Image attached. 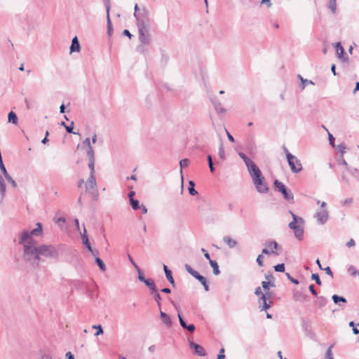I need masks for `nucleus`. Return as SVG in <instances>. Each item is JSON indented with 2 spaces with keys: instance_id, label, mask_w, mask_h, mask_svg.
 Instances as JSON below:
<instances>
[{
  "instance_id": "obj_1",
  "label": "nucleus",
  "mask_w": 359,
  "mask_h": 359,
  "mask_svg": "<svg viewBox=\"0 0 359 359\" xmlns=\"http://www.w3.org/2000/svg\"><path fill=\"white\" fill-rule=\"evenodd\" d=\"M252 177V182L255 186L257 191L261 194H266L269 191V187L265 182L260 169L256 165L248 170Z\"/></svg>"
},
{
  "instance_id": "obj_2",
  "label": "nucleus",
  "mask_w": 359,
  "mask_h": 359,
  "mask_svg": "<svg viewBox=\"0 0 359 359\" xmlns=\"http://www.w3.org/2000/svg\"><path fill=\"white\" fill-rule=\"evenodd\" d=\"M23 259L28 262L32 267L37 268L39 266L41 257L39 256L37 248H31L25 246L23 249Z\"/></svg>"
},
{
  "instance_id": "obj_3",
  "label": "nucleus",
  "mask_w": 359,
  "mask_h": 359,
  "mask_svg": "<svg viewBox=\"0 0 359 359\" xmlns=\"http://www.w3.org/2000/svg\"><path fill=\"white\" fill-rule=\"evenodd\" d=\"M39 256L48 258H57L58 251L56 248L52 245H41L37 247Z\"/></svg>"
},
{
  "instance_id": "obj_4",
  "label": "nucleus",
  "mask_w": 359,
  "mask_h": 359,
  "mask_svg": "<svg viewBox=\"0 0 359 359\" xmlns=\"http://www.w3.org/2000/svg\"><path fill=\"white\" fill-rule=\"evenodd\" d=\"M134 17L136 19L138 29H150V20L148 12L144 8L139 13H134Z\"/></svg>"
},
{
  "instance_id": "obj_5",
  "label": "nucleus",
  "mask_w": 359,
  "mask_h": 359,
  "mask_svg": "<svg viewBox=\"0 0 359 359\" xmlns=\"http://www.w3.org/2000/svg\"><path fill=\"white\" fill-rule=\"evenodd\" d=\"M138 35L140 45L137 47V50L140 53H144V46L151 43L149 29H138Z\"/></svg>"
},
{
  "instance_id": "obj_6",
  "label": "nucleus",
  "mask_w": 359,
  "mask_h": 359,
  "mask_svg": "<svg viewBox=\"0 0 359 359\" xmlns=\"http://www.w3.org/2000/svg\"><path fill=\"white\" fill-rule=\"evenodd\" d=\"M275 189L283 194L285 200L292 203L294 201V195L289 190L286 186L278 180H276L273 182Z\"/></svg>"
},
{
  "instance_id": "obj_7",
  "label": "nucleus",
  "mask_w": 359,
  "mask_h": 359,
  "mask_svg": "<svg viewBox=\"0 0 359 359\" xmlns=\"http://www.w3.org/2000/svg\"><path fill=\"white\" fill-rule=\"evenodd\" d=\"M287 161L292 172L298 173L302 171V165L300 161L295 156L292 154H287Z\"/></svg>"
},
{
  "instance_id": "obj_8",
  "label": "nucleus",
  "mask_w": 359,
  "mask_h": 359,
  "mask_svg": "<svg viewBox=\"0 0 359 359\" xmlns=\"http://www.w3.org/2000/svg\"><path fill=\"white\" fill-rule=\"evenodd\" d=\"M42 231H43L42 225L41 223L38 222V223H36V227L35 229H32L31 231L25 230L21 233V240H22V241H23L25 239L28 238L29 237V236H39L42 233Z\"/></svg>"
},
{
  "instance_id": "obj_9",
  "label": "nucleus",
  "mask_w": 359,
  "mask_h": 359,
  "mask_svg": "<svg viewBox=\"0 0 359 359\" xmlns=\"http://www.w3.org/2000/svg\"><path fill=\"white\" fill-rule=\"evenodd\" d=\"M302 326L306 336L309 337L311 339H315L316 334L313 331L311 321L309 320H303Z\"/></svg>"
},
{
  "instance_id": "obj_10",
  "label": "nucleus",
  "mask_w": 359,
  "mask_h": 359,
  "mask_svg": "<svg viewBox=\"0 0 359 359\" xmlns=\"http://www.w3.org/2000/svg\"><path fill=\"white\" fill-rule=\"evenodd\" d=\"M184 266L187 271L192 276H194L196 280H198L201 284L205 283V282L207 280L204 276L194 270L189 264H186Z\"/></svg>"
},
{
  "instance_id": "obj_11",
  "label": "nucleus",
  "mask_w": 359,
  "mask_h": 359,
  "mask_svg": "<svg viewBox=\"0 0 359 359\" xmlns=\"http://www.w3.org/2000/svg\"><path fill=\"white\" fill-rule=\"evenodd\" d=\"M264 245L269 249L272 255H280V252H278L277 250H280L281 248L279 246L276 241L271 240L266 241Z\"/></svg>"
},
{
  "instance_id": "obj_12",
  "label": "nucleus",
  "mask_w": 359,
  "mask_h": 359,
  "mask_svg": "<svg viewBox=\"0 0 359 359\" xmlns=\"http://www.w3.org/2000/svg\"><path fill=\"white\" fill-rule=\"evenodd\" d=\"M290 213L291 214L292 217V221L290 222L289 223V227L291 229H293L294 230L295 229H297L299 226L300 225H303L304 224V219L303 218L296 215L295 214H294L292 211H290Z\"/></svg>"
},
{
  "instance_id": "obj_13",
  "label": "nucleus",
  "mask_w": 359,
  "mask_h": 359,
  "mask_svg": "<svg viewBox=\"0 0 359 359\" xmlns=\"http://www.w3.org/2000/svg\"><path fill=\"white\" fill-rule=\"evenodd\" d=\"M314 217L317 219L319 224H324L328 219V211L325 209L318 211L315 215Z\"/></svg>"
},
{
  "instance_id": "obj_14",
  "label": "nucleus",
  "mask_w": 359,
  "mask_h": 359,
  "mask_svg": "<svg viewBox=\"0 0 359 359\" xmlns=\"http://www.w3.org/2000/svg\"><path fill=\"white\" fill-rule=\"evenodd\" d=\"M189 344L190 348L194 350L196 355L201 357L206 355L205 349L201 345L196 344L192 341H189Z\"/></svg>"
},
{
  "instance_id": "obj_15",
  "label": "nucleus",
  "mask_w": 359,
  "mask_h": 359,
  "mask_svg": "<svg viewBox=\"0 0 359 359\" xmlns=\"http://www.w3.org/2000/svg\"><path fill=\"white\" fill-rule=\"evenodd\" d=\"M177 316L179 318L180 324L184 330H187V331H189L191 333H193L195 331L196 327L194 324L187 325L186 321L184 320V319L182 318V315L179 312L177 313Z\"/></svg>"
},
{
  "instance_id": "obj_16",
  "label": "nucleus",
  "mask_w": 359,
  "mask_h": 359,
  "mask_svg": "<svg viewBox=\"0 0 359 359\" xmlns=\"http://www.w3.org/2000/svg\"><path fill=\"white\" fill-rule=\"evenodd\" d=\"M334 48L338 55V57L342 60L343 61H347L348 57L346 53L344 51L343 46H341L340 42H337L334 43Z\"/></svg>"
},
{
  "instance_id": "obj_17",
  "label": "nucleus",
  "mask_w": 359,
  "mask_h": 359,
  "mask_svg": "<svg viewBox=\"0 0 359 359\" xmlns=\"http://www.w3.org/2000/svg\"><path fill=\"white\" fill-rule=\"evenodd\" d=\"M81 238H82L83 243L84 244L86 248L90 252H91V253L95 256L96 255L97 252H95V251L93 250V248L91 247V245L89 242L88 236L87 235V231H86L85 226L83 227V233L81 234Z\"/></svg>"
},
{
  "instance_id": "obj_18",
  "label": "nucleus",
  "mask_w": 359,
  "mask_h": 359,
  "mask_svg": "<svg viewBox=\"0 0 359 359\" xmlns=\"http://www.w3.org/2000/svg\"><path fill=\"white\" fill-rule=\"evenodd\" d=\"M19 244L23 245V249L25 248V246H29L31 248H37L36 241L32 238V236H29V237L25 241H22L21 235L19 237Z\"/></svg>"
},
{
  "instance_id": "obj_19",
  "label": "nucleus",
  "mask_w": 359,
  "mask_h": 359,
  "mask_svg": "<svg viewBox=\"0 0 359 359\" xmlns=\"http://www.w3.org/2000/svg\"><path fill=\"white\" fill-rule=\"evenodd\" d=\"M266 295H262V297H259V308L260 309L261 311H266L269 309L273 304L272 301L266 300Z\"/></svg>"
},
{
  "instance_id": "obj_20",
  "label": "nucleus",
  "mask_w": 359,
  "mask_h": 359,
  "mask_svg": "<svg viewBox=\"0 0 359 359\" xmlns=\"http://www.w3.org/2000/svg\"><path fill=\"white\" fill-rule=\"evenodd\" d=\"M86 189L87 191L90 190V189H95L96 190V189H97L96 179H95V175H93V173H90L89 177L86 184Z\"/></svg>"
},
{
  "instance_id": "obj_21",
  "label": "nucleus",
  "mask_w": 359,
  "mask_h": 359,
  "mask_svg": "<svg viewBox=\"0 0 359 359\" xmlns=\"http://www.w3.org/2000/svg\"><path fill=\"white\" fill-rule=\"evenodd\" d=\"M238 155L244 161L245 165L248 168V170L256 165V164L250 158H249L243 152H239Z\"/></svg>"
},
{
  "instance_id": "obj_22",
  "label": "nucleus",
  "mask_w": 359,
  "mask_h": 359,
  "mask_svg": "<svg viewBox=\"0 0 359 359\" xmlns=\"http://www.w3.org/2000/svg\"><path fill=\"white\" fill-rule=\"evenodd\" d=\"M160 316H161V319L162 322L163 323V324H165V325L167 327H170L172 325V320H171L170 316H168L165 312H163L162 311H161Z\"/></svg>"
},
{
  "instance_id": "obj_23",
  "label": "nucleus",
  "mask_w": 359,
  "mask_h": 359,
  "mask_svg": "<svg viewBox=\"0 0 359 359\" xmlns=\"http://www.w3.org/2000/svg\"><path fill=\"white\" fill-rule=\"evenodd\" d=\"M293 299L296 302H304L306 300V295L301 291L294 290L293 292Z\"/></svg>"
},
{
  "instance_id": "obj_24",
  "label": "nucleus",
  "mask_w": 359,
  "mask_h": 359,
  "mask_svg": "<svg viewBox=\"0 0 359 359\" xmlns=\"http://www.w3.org/2000/svg\"><path fill=\"white\" fill-rule=\"evenodd\" d=\"M81 49L80 43L77 39V36H74L72 41V44L70 46V52H79Z\"/></svg>"
},
{
  "instance_id": "obj_25",
  "label": "nucleus",
  "mask_w": 359,
  "mask_h": 359,
  "mask_svg": "<svg viewBox=\"0 0 359 359\" xmlns=\"http://www.w3.org/2000/svg\"><path fill=\"white\" fill-rule=\"evenodd\" d=\"M163 269L165 271V277L169 281V283L172 285V287L175 286V280L172 275V271L170 270L166 265H163Z\"/></svg>"
},
{
  "instance_id": "obj_26",
  "label": "nucleus",
  "mask_w": 359,
  "mask_h": 359,
  "mask_svg": "<svg viewBox=\"0 0 359 359\" xmlns=\"http://www.w3.org/2000/svg\"><path fill=\"white\" fill-rule=\"evenodd\" d=\"M332 299L334 303L339 306H341V304H345L347 302V300L345 297L339 296L337 294H333L332 296Z\"/></svg>"
},
{
  "instance_id": "obj_27",
  "label": "nucleus",
  "mask_w": 359,
  "mask_h": 359,
  "mask_svg": "<svg viewBox=\"0 0 359 359\" xmlns=\"http://www.w3.org/2000/svg\"><path fill=\"white\" fill-rule=\"evenodd\" d=\"M317 300L315 302V304L320 309L324 307L327 303V299L323 296L316 297Z\"/></svg>"
},
{
  "instance_id": "obj_28",
  "label": "nucleus",
  "mask_w": 359,
  "mask_h": 359,
  "mask_svg": "<svg viewBox=\"0 0 359 359\" xmlns=\"http://www.w3.org/2000/svg\"><path fill=\"white\" fill-rule=\"evenodd\" d=\"M144 284L149 288L151 290V294H154V292H156V287L155 282L151 278H147L145 281Z\"/></svg>"
},
{
  "instance_id": "obj_29",
  "label": "nucleus",
  "mask_w": 359,
  "mask_h": 359,
  "mask_svg": "<svg viewBox=\"0 0 359 359\" xmlns=\"http://www.w3.org/2000/svg\"><path fill=\"white\" fill-rule=\"evenodd\" d=\"M212 102L215 107V109L217 113H224L226 111V109L222 107L221 103L218 102L216 99L212 100Z\"/></svg>"
},
{
  "instance_id": "obj_30",
  "label": "nucleus",
  "mask_w": 359,
  "mask_h": 359,
  "mask_svg": "<svg viewBox=\"0 0 359 359\" xmlns=\"http://www.w3.org/2000/svg\"><path fill=\"white\" fill-rule=\"evenodd\" d=\"M113 32H114V29H113L111 19H110V16H109V15H107V35L110 37L112 36Z\"/></svg>"
},
{
  "instance_id": "obj_31",
  "label": "nucleus",
  "mask_w": 359,
  "mask_h": 359,
  "mask_svg": "<svg viewBox=\"0 0 359 359\" xmlns=\"http://www.w3.org/2000/svg\"><path fill=\"white\" fill-rule=\"evenodd\" d=\"M302 226L303 225H300L294 230L295 237L299 241H301L304 236V228Z\"/></svg>"
},
{
  "instance_id": "obj_32",
  "label": "nucleus",
  "mask_w": 359,
  "mask_h": 359,
  "mask_svg": "<svg viewBox=\"0 0 359 359\" xmlns=\"http://www.w3.org/2000/svg\"><path fill=\"white\" fill-rule=\"evenodd\" d=\"M223 241L225 243L228 245L230 248H233L237 245V242L236 240L231 238L229 236H226L223 238Z\"/></svg>"
},
{
  "instance_id": "obj_33",
  "label": "nucleus",
  "mask_w": 359,
  "mask_h": 359,
  "mask_svg": "<svg viewBox=\"0 0 359 359\" xmlns=\"http://www.w3.org/2000/svg\"><path fill=\"white\" fill-rule=\"evenodd\" d=\"M209 263L213 269V273L216 276L219 275L220 273V271L217 262L215 260L210 259Z\"/></svg>"
},
{
  "instance_id": "obj_34",
  "label": "nucleus",
  "mask_w": 359,
  "mask_h": 359,
  "mask_svg": "<svg viewBox=\"0 0 359 359\" xmlns=\"http://www.w3.org/2000/svg\"><path fill=\"white\" fill-rule=\"evenodd\" d=\"M194 187H195L194 182L192 180H190L189 182L188 190H189V194L191 196H196L198 194V191L194 189Z\"/></svg>"
},
{
  "instance_id": "obj_35",
  "label": "nucleus",
  "mask_w": 359,
  "mask_h": 359,
  "mask_svg": "<svg viewBox=\"0 0 359 359\" xmlns=\"http://www.w3.org/2000/svg\"><path fill=\"white\" fill-rule=\"evenodd\" d=\"M8 119L9 123H12L13 124L18 123V116L13 111H10L8 115Z\"/></svg>"
},
{
  "instance_id": "obj_36",
  "label": "nucleus",
  "mask_w": 359,
  "mask_h": 359,
  "mask_svg": "<svg viewBox=\"0 0 359 359\" xmlns=\"http://www.w3.org/2000/svg\"><path fill=\"white\" fill-rule=\"evenodd\" d=\"M95 262L102 271L104 272L106 271V265L100 257H95Z\"/></svg>"
},
{
  "instance_id": "obj_37",
  "label": "nucleus",
  "mask_w": 359,
  "mask_h": 359,
  "mask_svg": "<svg viewBox=\"0 0 359 359\" xmlns=\"http://www.w3.org/2000/svg\"><path fill=\"white\" fill-rule=\"evenodd\" d=\"M298 78L300 79L301 81V87L302 89H304L306 86V84H312L313 85L314 83L311 81V80H308V79H304L301 75H298Z\"/></svg>"
},
{
  "instance_id": "obj_38",
  "label": "nucleus",
  "mask_w": 359,
  "mask_h": 359,
  "mask_svg": "<svg viewBox=\"0 0 359 359\" xmlns=\"http://www.w3.org/2000/svg\"><path fill=\"white\" fill-rule=\"evenodd\" d=\"M189 160L188 158H184L180 161V172H181L182 175V169L184 168L187 167L189 165ZM182 178H183L182 176Z\"/></svg>"
},
{
  "instance_id": "obj_39",
  "label": "nucleus",
  "mask_w": 359,
  "mask_h": 359,
  "mask_svg": "<svg viewBox=\"0 0 359 359\" xmlns=\"http://www.w3.org/2000/svg\"><path fill=\"white\" fill-rule=\"evenodd\" d=\"M262 287L264 289V290L265 292L266 291H269V288L270 287H274V283H271L269 281H262Z\"/></svg>"
},
{
  "instance_id": "obj_40",
  "label": "nucleus",
  "mask_w": 359,
  "mask_h": 359,
  "mask_svg": "<svg viewBox=\"0 0 359 359\" xmlns=\"http://www.w3.org/2000/svg\"><path fill=\"white\" fill-rule=\"evenodd\" d=\"M130 204L134 210H137L140 208V202L138 200L132 199L130 201Z\"/></svg>"
},
{
  "instance_id": "obj_41",
  "label": "nucleus",
  "mask_w": 359,
  "mask_h": 359,
  "mask_svg": "<svg viewBox=\"0 0 359 359\" xmlns=\"http://www.w3.org/2000/svg\"><path fill=\"white\" fill-rule=\"evenodd\" d=\"M328 8L331 10L332 13L334 14L336 13V10H337L336 0H330L329 4H328Z\"/></svg>"
},
{
  "instance_id": "obj_42",
  "label": "nucleus",
  "mask_w": 359,
  "mask_h": 359,
  "mask_svg": "<svg viewBox=\"0 0 359 359\" xmlns=\"http://www.w3.org/2000/svg\"><path fill=\"white\" fill-rule=\"evenodd\" d=\"M86 153L88 157V160L95 159V151L93 147L87 148Z\"/></svg>"
},
{
  "instance_id": "obj_43",
  "label": "nucleus",
  "mask_w": 359,
  "mask_h": 359,
  "mask_svg": "<svg viewBox=\"0 0 359 359\" xmlns=\"http://www.w3.org/2000/svg\"><path fill=\"white\" fill-rule=\"evenodd\" d=\"M153 294H154V300L156 302L159 308H161V296L158 293L157 289L156 290V292H154Z\"/></svg>"
},
{
  "instance_id": "obj_44",
  "label": "nucleus",
  "mask_w": 359,
  "mask_h": 359,
  "mask_svg": "<svg viewBox=\"0 0 359 359\" xmlns=\"http://www.w3.org/2000/svg\"><path fill=\"white\" fill-rule=\"evenodd\" d=\"M95 159L93 160H88V168L90 170V173H93V175H95Z\"/></svg>"
},
{
  "instance_id": "obj_45",
  "label": "nucleus",
  "mask_w": 359,
  "mask_h": 359,
  "mask_svg": "<svg viewBox=\"0 0 359 359\" xmlns=\"http://www.w3.org/2000/svg\"><path fill=\"white\" fill-rule=\"evenodd\" d=\"M348 273L353 276H355L356 275H358V273H359V271L355 269V267L353 265H351L348 269Z\"/></svg>"
},
{
  "instance_id": "obj_46",
  "label": "nucleus",
  "mask_w": 359,
  "mask_h": 359,
  "mask_svg": "<svg viewBox=\"0 0 359 359\" xmlns=\"http://www.w3.org/2000/svg\"><path fill=\"white\" fill-rule=\"evenodd\" d=\"M274 270L277 272H284L285 271V264L283 263L278 264L274 266Z\"/></svg>"
},
{
  "instance_id": "obj_47",
  "label": "nucleus",
  "mask_w": 359,
  "mask_h": 359,
  "mask_svg": "<svg viewBox=\"0 0 359 359\" xmlns=\"http://www.w3.org/2000/svg\"><path fill=\"white\" fill-rule=\"evenodd\" d=\"M337 148L339 152L341 153V156H343L344 154L345 153V150L346 149V147L345 144L344 143H341V144L337 145Z\"/></svg>"
},
{
  "instance_id": "obj_48",
  "label": "nucleus",
  "mask_w": 359,
  "mask_h": 359,
  "mask_svg": "<svg viewBox=\"0 0 359 359\" xmlns=\"http://www.w3.org/2000/svg\"><path fill=\"white\" fill-rule=\"evenodd\" d=\"M93 329L97 330V332L95 334V336H98V335L103 334V329L100 325H93Z\"/></svg>"
},
{
  "instance_id": "obj_49",
  "label": "nucleus",
  "mask_w": 359,
  "mask_h": 359,
  "mask_svg": "<svg viewBox=\"0 0 359 359\" xmlns=\"http://www.w3.org/2000/svg\"><path fill=\"white\" fill-rule=\"evenodd\" d=\"M339 164L342 165L344 167L345 171L349 172L348 164L343 156H341V159L339 161Z\"/></svg>"
},
{
  "instance_id": "obj_50",
  "label": "nucleus",
  "mask_w": 359,
  "mask_h": 359,
  "mask_svg": "<svg viewBox=\"0 0 359 359\" xmlns=\"http://www.w3.org/2000/svg\"><path fill=\"white\" fill-rule=\"evenodd\" d=\"M332 346H330L326 351L325 358L326 359H334L333 354L332 352Z\"/></svg>"
},
{
  "instance_id": "obj_51",
  "label": "nucleus",
  "mask_w": 359,
  "mask_h": 359,
  "mask_svg": "<svg viewBox=\"0 0 359 359\" xmlns=\"http://www.w3.org/2000/svg\"><path fill=\"white\" fill-rule=\"evenodd\" d=\"M311 279L315 280L317 285H321L322 282L318 273H313L311 275Z\"/></svg>"
},
{
  "instance_id": "obj_52",
  "label": "nucleus",
  "mask_w": 359,
  "mask_h": 359,
  "mask_svg": "<svg viewBox=\"0 0 359 359\" xmlns=\"http://www.w3.org/2000/svg\"><path fill=\"white\" fill-rule=\"evenodd\" d=\"M137 272H138V279L141 282H143L144 283L147 278H146L144 277L142 271H141V269L140 268L137 269Z\"/></svg>"
},
{
  "instance_id": "obj_53",
  "label": "nucleus",
  "mask_w": 359,
  "mask_h": 359,
  "mask_svg": "<svg viewBox=\"0 0 359 359\" xmlns=\"http://www.w3.org/2000/svg\"><path fill=\"white\" fill-rule=\"evenodd\" d=\"M218 154H219V156L222 159H224L225 158V151H224V149L223 147V145L222 144H220V146L219 147Z\"/></svg>"
},
{
  "instance_id": "obj_54",
  "label": "nucleus",
  "mask_w": 359,
  "mask_h": 359,
  "mask_svg": "<svg viewBox=\"0 0 359 359\" xmlns=\"http://www.w3.org/2000/svg\"><path fill=\"white\" fill-rule=\"evenodd\" d=\"M106 11H107V15H109L110 9H111V4H110V0H103Z\"/></svg>"
},
{
  "instance_id": "obj_55",
  "label": "nucleus",
  "mask_w": 359,
  "mask_h": 359,
  "mask_svg": "<svg viewBox=\"0 0 359 359\" xmlns=\"http://www.w3.org/2000/svg\"><path fill=\"white\" fill-rule=\"evenodd\" d=\"M73 126H74V122H73V121H72V123H71L70 126H66V128H65L66 131H67L68 133H73V134H77V135H79V133H76V132H74V131H73V128H74Z\"/></svg>"
},
{
  "instance_id": "obj_56",
  "label": "nucleus",
  "mask_w": 359,
  "mask_h": 359,
  "mask_svg": "<svg viewBox=\"0 0 359 359\" xmlns=\"http://www.w3.org/2000/svg\"><path fill=\"white\" fill-rule=\"evenodd\" d=\"M6 179L13 188H15L17 187L16 182L11 177V175H8V177Z\"/></svg>"
},
{
  "instance_id": "obj_57",
  "label": "nucleus",
  "mask_w": 359,
  "mask_h": 359,
  "mask_svg": "<svg viewBox=\"0 0 359 359\" xmlns=\"http://www.w3.org/2000/svg\"><path fill=\"white\" fill-rule=\"evenodd\" d=\"M263 259H264V257H263L262 254L259 255L256 259V262L259 266H262L264 265Z\"/></svg>"
},
{
  "instance_id": "obj_58",
  "label": "nucleus",
  "mask_w": 359,
  "mask_h": 359,
  "mask_svg": "<svg viewBox=\"0 0 359 359\" xmlns=\"http://www.w3.org/2000/svg\"><path fill=\"white\" fill-rule=\"evenodd\" d=\"M287 278L294 284L298 285L299 283V280L297 279L294 278L290 276L289 273H286Z\"/></svg>"
},
{
  "instance_id": "obj_59",
  "label": "nucleus",
  "mask_w": 359,
  "mask_h": 359,
  "mask_svg": "<svg viewBox=\"0 0 359 359\" xmlns=\"http://www.w3.org/2000/svg\"><path fill=\"white\" fill-rule=\"evenodd\" d=\"M265 278L267 280V281L274 283L275 278L273 277V276L271 273H269L268 274H266Z\"/></svg>"
},
{
  "instance_id": "obj_60",
  "label": "nucleus",
  "mask_w": 359,
  "mask_h": 359,
  "mask_svg": "<svg viewBox=\"0 0 359 359\" xmlns=\"http://www.w3.org/2000/svg\"><path fill=\"white\" fill-rule=\"evenodd\" d=\"M82 145L83 146H85L87 148H89L91 146V144H90V140L89 137H86L83 142H82Z\"/></svg>"
},
{
  "instance_id": "obj_61",
  "label": "nucleus",
  "mask_w": 359,
  "mask_h": 359,
  "mask_svg": "<svg viewBox=\"0 0 359 359\" xmlns=\"http://www.w3.org/2000/svg\"><path fill=\"white\" fill-rule=\"evenodd\" d=\"M341 180L342 182H344V183H346V184H349V180L348 178L346 177V175H345L344 172H342L341 175Z\"/></svg>"
},
{
  "instance_id": "obj_62",
  "label": "nucleus",
  "mask_w": 359,
  "mask_h": 359,
  "mask_svg": "<svg viewBox=\"0 0 359 359\" xmlns=\"http://www.w3.org/2000/svg\"><path fill=\"white\" fill-rule=\"evenodd\" d=\"M309 291L311 292V294L315 296V297H317L318 296V294H317V292L316 291L315 288H314V285H310L309 286Z\"/></svg>"
},
{
  "instance_id": "obj_63",
  "label": "nucleus",
  "mask_w": 359,
  "mask_h": 359,
  "mask_svg": "<svg viewBox=\"0 0 359 359\" xmlns=\"http://www.w3.org/2000/svg\"><path fill=\"white\" fill-rule=\"evenodd\" d=\"M255 294L257 295V296H259L260 297H262V295H263V292L261 290V287H257L255 288Z\"/></svg>"
},
{
  "instance_id": "obj_64",
  "label": "nucleus",
  "mask_w": 359,
  "mask_h": 359,
  "mask_svg": "<svg viewBox=\"0 0 359 359\" xmlns=\"http://www.w3.org/2000/svg\"><path fill=\"white\" fill-rule=\"evenodd\" d=\"M353 203V198H346L345 199L343 202H342V205H351V203Z\"/></svg>"
}]
</instances>
